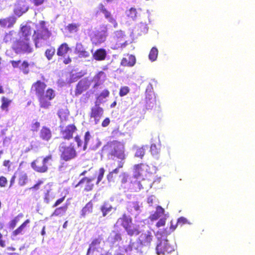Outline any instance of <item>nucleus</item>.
Wrapping results in <instances>:
<instances>
[{"label": "nucleus", "instance_id": "1", "mask_svg": "<svg viewBox=\"0 0 255 255\" xmlns=\"http://www.w3.org/2000/svg\"><path fill=\"white\" fill-rule=\"evenodd\" d=\"M47 85L41 80H37L31 86L30 90L35 93L38 98L39 106L45 109H48L51 106V100L55 97L54 90L50 88L46 90Z\"/></svg>", "mask_w": 255, "mask_h": 255}, {"label": "nucleus", "instance_id": "2", "mask_svg": "<svg viewBox=\"0 0 255 255\" xmlns=\"http://www.w3.org/2000/svg\"><path fill=\"white\" fill-rule=\"evenodd\" d=\"M154 239V236L150 231L142 232L136 240L137 245L134 242H130L126 251H131L133 250H138L139 248H149Z\"/></svg>", "mask_w": 255, "mask_h": 255}, {"label": "nucleus", "instance_id": "3", "mask_svg": "<svg viewBox=\"0 0 255 255\" xmlns=\"http://www.w3.org/2000/svg\"><path fill=\"white\" fill-rule=\"evenodd\" d=\"M36 28V29L34 31V41L35 46L38 47L49 39L51 33L45 26V22L44 20L40 21L39 25H37Z\"/></svg>", "mask_w": 255, "mask_h": 255}, {"label": "nucleus", "instance_id": "4", "mask_svg": "<svg viewBox=\"0 0 255 255\" xmlns=\"http://www.w3.org/2000/svg\"><path fill=\"white\" fill-rule=\"evenodd\" d=\"M11 50L16 54H29L33 51L31 41L26 38L15 39L11 46Z\"/></svg>", "mask_w": 255, "mask_h": 255}, {"label": "nucleus", "instance_id": "5", "mask_svg": "<svg viewBox=\"0 0 255 255\" xmlns=\"http://www.w3.org/2000/svg\"><path fill=\"white\" fill-rule=\"evenodd\" d=\"M60 158L62 161L67 162L75 158L77 156V152L75 144L70 142L68 145L65 142H62L59 146Z\"/></svg>", "mask_w": 255, "mask_h": 255}, {"label": "nucleus", "instance_id": "6", "mask_svg": "<svg viewBox=\"0 0 255 255\" xmlns=\"http://www.w3.org/2000/svg\"><path fill=\"white\" fill-rule=\"evenodd\" d=\"M109 154L124 161L126 159L125 145L123 143L116 140L111 142L109 144Z\"/></svg>", "mask_w": 255, "mask_h": 255}, {"label": "nucleus", "instance_id": "7", "mask_svg": "<svg viewBox=\"0 0 255 255\" xmlns=\"http://www.w3.org/2000/svg\"><path fill=\"white\" fill-rule=\"evenodd\" d=\"M119 177L120 178L121 186L131 192H137L143 188L140 181H138L136 180L132 182L130 180V182L127 184L128 182L129 175L127 172H122L119 176Z\"/></svg>", "mask_w": 255, "mask_h": 255}, {"label": "nucleus", "instance_id": "8", "mask_svg": "<svg viewBox=\"0 0 255 255\" xmlns=\"http://www.w3.org/2000/svg\"><path fill=\"white\" fill-rule=\"evenodd\" d=\"M52 160V155L51 154H49L44 157L42 161H40L39 160V158H37L31 163V166L36 172L39 173H45L48 170L47 164L48 161Z\"/></svg>", "mask_w": 255, "mask_h": 255}, {"label": "nucleus", "instance_id": "9", "mask_svg": "<svg viewBox=\"0 0 255 255\" xmlns=\"http://www.w3.org/2000/svg\"><path fill=\"white\" fill-rule=\"evenodd\" d=\"M101 31H96L91 36V41L93 44L98 45L105 42L106 40L108 31L107 26L103 25L101 26Z\"/></svg>", "mask_w": 255, "mask_h": 255}, {"label": "nucleus", "instance_id": "10", "mask_svg": "<svg viewBox=\"0 0 255 255\" xmlns=\"http://www.w3.org/2000/svg\"><path fill=\"white\" fill-rule=\"evenodd\" d=\"M60 134L61 137L65 140H70L73 137L74 133H75L78 129L76 125L74 124L68 125L66 127H60Z\"/></svg>", "mask_w": 255, "mask_h": 255}, {"label": "nucleus", "instance_id": "11", "mask_svg": "<svg viewBox=\"0 0 255 255\" xmlns=\"http://www.w3.org/2000/svg\"><path fill=\"white\" fill-rule=\"evenodd\" d=\"M173 247L169 245L166 239L161 240L156 246V253L158 255H166L173 251Z\"/></svg>", "mask_w": 255, "mask_h": 255}, {"label": "nucleus", "instance_id": "12", "mask_svg": "<svg viewBox=\"0 0 255 255\" xmlns=\"http://www.w3.org/2000/svg\"><path fill=\"white\" fill-rule=\"evenodd\" d=\"M94 178L84 177L82 178L74 187H80L85 192H89L93 190L94 184L92 183Z\"/></svg>", "mask_w": 255, "mask_h": 255}, {"label": "nucleus", "instance_id": "13", "mask_svg": "<svg viewBox=\"0 0 255 255\" xmlns=\"http://www.w3.org/2000/svg\"><path fill=\"white\" fill-rule=\"evenodd\" d=\"M99 12L103 13L105 17L108 20L109 22L113 24L115 28L117 27L118 23L116 20L114 18L111 12L108 10L102 3H100L98 7V10L96 13H98Z\"/></svg>", "mask_w": 255, "mask_h": 255}, {"label": "nucleus", "instance_id": "14", "mask_svg": "<svg viewBox=\"0 0 255 255\" xmlns=\"http://www.w3.org/2000/svg\"><path fill=\"white\" fill-rule=\"evenodd\" d=\"M103 114L104 109L100 106L99 104H96L94 107L91 108L89 116L91 119H94L95 123L97 124L99 123Z\"/></svg>", "mask_w": 255, "mask_h": 255}, {"label": "nucleus", "instance_id": "15", "mask_svg": "<svg viewBox=\"0 0 255 255\" xmlns=\"http://www.w3.org/2000/svg\"><path fill=\"white\" fill-rule=\"evenodd\" d=\"M10 63L13 68H18L24 74H27L29 72L30 64L26 60H11Z\"/></svg>", "mask_w": 255, "mask_h": 255}, {"label": "nucleus", "instance_id": "16", "mask_svg": "<svg viewBox=\"0 0 255 255\" xmlns=\"http://www.w3.org/2000/svg\"><path fill=\"white\" fill-rule=\"evenodd\" d=\"M132 221V219L129 215L124 213L121 217L118 219L115 226H121L125 229L131 223Z\"/></svg>", "mask_w": 255, "mask_h": 255}, {"label": "nucleus", "instance_id": "17", "mask_svg": "<svg viewBox=\"0 0 255 255\" xmlns=\"http://www.w3.org/2000/svg\"><path fill=\"white\" fill-rule=\"evenodd\" d=\"M135 57L132 54H127L122 59L121 65L124 67H132L135 65Z\"/></svg>", "mask_w": 255, "mask_h": 255}, {"label": "nucleus", "instance_id": "18", "mask_svg": "<svg viewBox=\"0 0 255 255\" xmlns=\"http://www.w3.org/2000/svg\"><path fill=\"white\" fill-rule=\"evenodd\" d=\"M89 87L88 80L86 79L81 80L77 84L75 91L76 96L81 94L84 91L87 90Z\"/></svg>", "mask_w": 255, "mask_h": 255}, {"label": "nucleus", "instance_id": "19", "mask_svg": "<svg viewBox=\"0 0 255 255\" xmlns=\"http://www.w3.org/2000/svg\"><path fill=\"white\" fill-rule=\"evenodd\" d=\"M106 73L101 71L98 72L93 77L92 81L94 82V88L97 87L102 84L106 80Z\"/></svg>", "mask_w": 255, "mask_h": 255}, {"label": "nucleus", "instance_id": "20", "mask_svg": "<svg viewBox=\"0 0 255 255\" xmlns=\"http://www.w3.org/2000/svg\"><path fill=\"white\" fill-rule=\"evenodd\" d=\"M39 136L42 140L48 141L52 138V131L49 128L43 126L40 130Z\"/></svg>", "mask_w": 255, "mask_h": 255}, {"label": "nucleus", "instance_id": "21", "mask_svg": "<svg viewBox=\"0 0 255 255\" xmlns=\"http://www.w3.org/2000/svg\"><path fill=\"white\" fill-rule=\"evenodd\" d=\"M145 103L147 108H152L156 104V97L152 92H146Z\"/></svg>", "mask_w": 255, "mask_h": 255}, {"label": "nucleus", "instance_id": "22", "mask_svg": "<svg viewBox=\"0 0 255 255\" xmlns=\"http://www.w3.org/2000/svg\"><path fill=\"white\" fill-rule=\"evenodd\" d=\"M75 53L80 58H87L89 57L90 53L86 51L81 43H77L75 48Z\"/></svg>", "mask_w": 255, "mask_h": 255}, {"label": "nucleus", "instance_id": "23", "mask_svg": "<svg viewBox=\"0 0 255 255\" xmlns=\"http://www.w3.org/2000/svg\"><path fill=\"white\" fill-rule=\"evenodd\" d=\"M125 230L127 235L130 237L136 236L140 233L139 225L133 224L132 221Z\"/></svg>", "mask_w": 255, "mask_h": 255}, {"label": "nucleus", "instance_id": "24", "mask_svg": "<svg viewBox=\"0 0 255 255\" xmlns=\"http://www.w3.org/2000/svg\"><path fill=\"white\" fill-rule=\"evenodd\" d=\"M16 18L14 16H10L4 18L0 19V25L2 27L10 28L13 26Z\"/></svg>", "mask_w": 255, "mask_h": 255}, {"label": "nucleus", "instance_id": "25", "mask_svg": "<svg viewBox=\"0 0 255 255\" xmlns=\"http://www.w3.org/2000/svg\"><path fill=\"white\" fill-rule=\"evenodd\" d=\"M107 51L104 48L97 49L93 54V59L96 61H103L105 60L107 56Z\"/></svg>", "mask_w": 255, "mask_h": 255}, {"label": "nucleus", "instance_id": "26", "mask_svg": "<svg viewBox=\"0 0 255 255\" xmlns=\"http://www.w3.org/2000/svg\"><path fill=\"white\" fill-rule=\"evenodd\" d=\"M17 33L14 30H10L4 35L3 42L6 44L12 43L16 38Z\"/></svg>", "mask_w": 255, "mask_h": 255}, {"label": "nucleus", "instance_id": "27", "mask_svg": "<svg viewBox=\"0 0 255 255\" xmlns=\"http://www.w3.org/2000/svg\"><path fill=\"white\" fill-rule=\"evenodd\" d=\"M164 209L161 206H157L155 211L149 216V219L151 221H156L164 215Z\"/></svg>", "mask_w": 255, "mask_h": 255}, {"label": "nucleus", "instance_id": "28", "mask_svg": "<svg viewBox=\"0 0 255 255\" xmlns=\"http://www.w3.org/2000/svg\"><path fill=\"white\" fill-rule=\"evenodd\" d=\"M21 36H20L21 38H26L30 41V36L31 34V28L30 26L25 25L20 27V29Z\"/></svg>", "mask_w": 255, "mask_h": 255}, {"label": "nucleus", "instance_id": "29", "mask_svg": "<svg viewBox=\"0 0 255 255\" xmlns=\"http://www.w3.org/2000/svg\"><path fill=\"white\" fill-rule=\"evenodd\" d=\"M70 50V48L66 43H62L58 47L57 55L59 56L64 57Z\"/></svg>", "mask_w": 255, "mask_h": 255}, {"label": "nucleus", "instance_id": "30", "mask_svg": "<svg viewBox=\"0 0 255 255\" xmlns=\"http://www.w3.org/2000/svg\"><path fill=\"white\" fill-rule=\"evenodd\" d=\"M44 202L46 204H49L54 198V197H52L50 195L52 189L48 184L44 186Z\"/></svg>", "mask_w": 255, "mask_h": 255}, {"label": "nucleus", "instance_id": "31", "mask_svg": "<svg viewBox=\"0 0 255 255\" xmlns=\"http://www.w3.org/2000/svg\"><path fill=\"white\" fill-rule=\"evenodd\" d=\"M145 166V165L142 163L134 165L133 166V177L135 178L140 177L143 171V167Z\"/></svg>", "mask_w": 255, "mask_h": 255}, {"label": "nucleus", "instance_id": "32", "mask_svg": "<svg viewBox=\"0 0 255 255\" xmlns=\"http://www.w3.org/2000/svg\"><path fill=\"white\" fill-rule=\"evenodd\" d=\"M1 105L0 109L2 111L7 112L8 107L12 103V100H10L5 96H2L0 98Z\"/></svg>", "mask_w": 255, "mask_h": 255}, {"label": "nucleus", "instance_id": "33", "mask_svg": "<svg viewBox=\"0 0 255 255\" xmlns=\"http://www.w3.org/2000/svg\"><path fill=\"white\" fill-rule=\"evenodd\" d=\"M102 241V238L100 236L98 237L97 238L93 239L89 245V247L87 251V255H88L91 250H95L97 247H98L101 244Z\"/></svg>", "mask_w": 255, "mask_h": 255}, {"label": "nucleus", "instance_id": "34", "mask_svg": "<svg viewBox=\"0 0 255 255\" xmlns=\"http://www.w3.org/2000/svg\"><path fill=\"white\" fill-rule=\"evenodd\" d=\"M67 209V204H66L61 207L56 208L52 213V216H62L66 212Z\"/></svg>", "mask_w": 255, "mask_h": 255}, {"label": "nucleus", "instance_id": "35", "mask_svg": "<svg viewBox=\"0 0 255 255\" xmlns=\"http://www.w3.org/2000/svg\"><path fill=\"white\" fill-rule=\"evenodd\" d=\"M93 204L92 201L89 202L86 204V205L83 208L81 211V215L83 217H85L87 214L91 213L93 211Z\"/></svg>", "mask_w": 255, "mask_h": 255}, {"label": "nucleus", "instance_id": "36", "mask_svg": "<svg viewBox=\"0 0 255 255\" xmlns=\"http://www.w3.org/2000/svg\"><path fill=\"white\" fill-rule=\"evenodd\" d=\"M101 211L103 217H105L113 209V206L109 203H104L101 207Z\"/></svg>", "mask_w": 255, "mask_h": 255}, {"label": "nucleus", "instance_id": "37", "mask_svg": "<svg viewBox=\"0 0 255 255\" xmlns=\"http://www.w3.org/2000/svg\"><path fill=\"white\" fill-rule=\"evenodd\" d=\"M158 54V51L157 49L155 47H152L148 55L149 60L152 62L155 61L157 58Z\"/></svg>", "mask_w": 255, "mask_h": 255}, {"label": "nucleus", "instance_id": "38", "mask_svg": "<svg viewBox=\"0 0 255 255\" xmlns=\"http://www.w3.org/2000/svg\"><path fill=\"white\" fill-rule=\"evenodd\" d=\"M55 53V49L53 47H51L47 49L45 52V55L46 58L48 60H50L52 59L53 56Z\"/></svg>", "mask_w": 255, "mask_h": 255}, {"label": "nucleus", "instance_id": "39", "mask_svg": "<svg viewBox=\"0 0 255 255\" xmlns=\"http://www.w3.org/2000/svg\"><path fill=\"white\" fill-rule=\"evenodd\" d=\"M27 181V175L26 173H21L18 177V183L20 186L26 184Z\"/></svg>", "mask_w": 255, "mask_h": 255}, {"label": "nucleus", "instance_id": "40", "mask_svg": "<svg viewBox=\"0 0 255 255\" xmlns=\"http://www.w3.org/2000/svg\"><path fill=\"white\" fill-rule=\"evenodd\" d=\"M126 14L129 18L133 20L137 17L136 9L134 8L131 7L126 11Z\"/></svg>", "mask_w": 255, "mask_h": 255}, {"label": "nucleus", "instance_id": "41", "mask_svg": "<svg viewBox=\"0 0 255 255\" xmlns=\"http://www.w3.org/2000/svg\"><path fill=\"white\" fill-rule=\"evenodd\" d=\"M145 154V149L143 146L138 147L136 149L135 156L139 157L140 158H142Z\"/></svg>", "mask_w": 255, "mask_h": 255}, {"label": "nucleus", "instance_id": "42", "mask_svg": "<svg viewBox=\"0 0 255 255\" xmlns=\"http://www.w3.org/2000/svg\"><path fill=\"white\" fill-rule=\"evenodd\" d=\"M117 178V175L111 172L107 175V179L110 183H115Z\"/></svg>", "mask_w": 255, "mask_h": 255}, {"label": "nucleus", "instance_id": "43", "mask_svg": "<svg viewBox=\"0 0 255 255\" xmlns=\"http://www.w3.org/2000/svg\"><path fill=\"white\" fill-rule=\"evenodd\" d=\"M79 24L77 23H70L67 26V29L70 32H76L78 30Z\"/></svg>", "mask_w": 255, "mask_h": 255}, {"label": "nucleus", "instance_id": "44", "mask_svg": "<svg viewBox=\"0 0 255 255\" xmlns=\"http://www.w3.org/2000/svg\"><path fill=\"white\" fill-rule=\"evenodd\" d=\"M129 92V88L128 86L122 87L119 91V95L124 97L127 95Z\"/></svg>", "mask_w": 255, "mask_h": 255}, {"label": "nucleus", "instance_id": "45", "mask_svg": "<svg viewBox=\"0 0 255 255\" xmlns=\"http://www.w3.org/2000/svg\"><path fill=\"white\" fill-rule=\"evenodd\" d=\"M124 164L125 161H119L118 162V167L110 172L117 175L119 173V169L122 168L124 167Z\"/></svg>", "mask_w": 255, "mask_h": 255}, {"label": "nucleus", "instance_id": "46", "mask_svg": "<svg viewBox=\"0 0 255 255\" xmlns=\"http://www.w3.org/2000/svg\"><path fill=\"white\" fill-rule=\"evenodd\" d=\"M105 172V170L103 167H101L99 169V175H98L97 182H96L97 184H98L100 183V182H101V181L102 180V179L104 177Z\"/></svg>", "mask_w": 255, "mask_h": 255}, {"label": "nucleus", "instance_id": "47", "mask_svg": "<svg viewBox=\"0 0 255 255\" xmlns=\"http://www.w3.org/2000/svg\"><path fill=\"white\" fill-rule=\"evenodd\" d=\"M150 151L151 153L153 155H156L159 152V149L157 147L156 145L155 144H151Z\"/></svg>", "mask_w": 255, "mask_h": 255}, {"label": "nucleus", "instance_id": "48", "mask_svg": "<svg viewBox=\"0 0 255 255\" xmlns=\"http://www.w3.org/2000/svg\"><path fill=\"white\" fill-rule=\"evenodd\" d=\"M40 126V123L39 122L36 121L31 124V130L33 132H36L38 130Z\"/></svg>", "mask_w": 255, "mask_h": 255}, {"label": "nucleus", "instance_id": "49", "mask_svg": "<svg viewBox=\"0 0 255 255\" xmlns=\"http://www.w3.org/2000/svg\"><path fill=\"white\" fill-rule=\"evenodd\" d=\"M189 222L187 219L183 217H181L178 219L177 224L180 226L183 225L189 224Z\"/></svg>", "mask_w": 255, "mask_h": 255}, {"label": "nucleus", "instance_id": "50", "mask_svg": "<svg viewBox=\"0 0 255 255\" xmlns=\"http://www.w3.org/2000/svg\"><path fill=\"white\" fill-rule=\"evenodd\" d=\"M109 95L110 92L107 89H105L100 94L98 98L103 99L109 97Z\"/></svg>", "mask_w": 255, "mask_h": 255}, {"label": "nucleus", "instance_id": "51", "mask_svg": "<svg viewBox=\"0 0 255 255\" xmlns=\"http://www.w3.org/2000/svg\"><path fill=\"white\" fill-rule=\"evenodd\" d=\"M166 221V218L163 217L160 218L159 221L156 224V227L157 228H159L161 227H163L165 225Z\"/></svg>", "mask_w": 255, "mask_h": 255}, {"label": "nucleus", "instance_id": "52", "mask_svg": "<svg viewBox=\"0 0 255 255\" xmlns=\"http://www.w3.org/2000/svg\"><path fill=\"white\" fill-rule=\"evenodd\" d=\"M91 138V135L89 131H87L85 132V135H84V146L86 147L90 140V139Z\"/></svg>", "mask_w": 255, "mask_h": 255}, {"label": "nucleus", "instance_id": "53", "mask_svg": "<svg viewBox=\"0 0 255 255\" xmlns=\"http://www.w3.org/2000/svg\"><path fill=\"white\" fill-rule=\"evenodd\" d=\"M23 230V229L19 226L12 232L11 235L12 236L16 237L19 234H21Z\"/></svg>", "mask_w": 255, "mask_h": 255}, {"label": "nucleus", "instance_id": "54", "mask_svg": "<svg viewBox=\"0 0 255 255\" xmlns=\"http://www.w3.org/2000/svg\"><path fill=\"white\" fill-rule=\"evenodd\" d=\"M7 183V180L6 177L1 176H0V187H4Z\"/></svg>", "mask_w": 255, "mask_h": 255}, {"label": "nucleus", "instance_id": "55", "mask_svg": "<svg viewBox=\"0 0 255 255\" xmlns=\"http://www.w3.org/2000/svg\"><path fill=\"white\" fill-rule=\"evenodd\" d=\"M18 222V219L17 217H15L13 219L10 221L9 222V227L11 229H13L16 225L17 222Z\"/></svg>", "mask_w": 255, "mask_h": 255}, {"label": "nucleus", "instance_id": "56", "mask_svg": "<svg viewBox=\"0 0 255 255\" xmlns=\"http://www.w3.org/2000/svg\"><path fill=\"white\" fill-rule=\"evenodd\" d=\"M65 199V196H64L59 199H57L55 202L54 203V204L52 205V207H56L58 206H59L60 204H61Z\"/></svg>", "mask_w": 255, "mask_h": 255}, {"label": "nucleus", "instance_id": "57", "mask_svg": "<svg viewBox=\"0 0 255 255\" xmlns=\"http://www.w3.org/2000/svg\"><path fill=\"white\" fill-rule=\"evenodd\" d=\"M43 181L38 180L36 184H35L33 186L30 187L29 190H38L39 188V186L43 183Z\"/></svg>", "mask_w": 255, "mask_h": 255}, {"label": "nucleus", "instance_id": "58", "mask_svg": "<svg viewBox=\"0 0 255 255\" xmlns=\"http://www.w3.org/2000/svg\"><path fill=\"white\" fill-rule=\"evenodd\" d=\"M122 240V238L121 234L119 233H115L113 238L114 242H120Z\"/></svg>", "mask_w": 255, "mask_h": 255}, {"label": "nucleus", "instance_id": "59", "mask_svg": "<svg viewBox=\"0 0 255 255\" xmlns=\"http://www.w3.org/2000/svg\"><path fill=\"white\" fill-rule=\"evenodd\" d=\"M74 140L77 142V146L78 147L82 146V141L81 139L80 136L79 135H77L75 136Z\"/></svg>", "mask_w": 255, "mask_h": 255}, {"label": "nucleus", "instance_id": "60", "mask_svg": "<svg viewBox=\"0 0 255 255\" xmlns=\"http://www.w3.org/2000/svg\"><path fill=\"white\" fill-rule=\"evenodd\" d=\"M178 225L177 224V223L175 224H173V221H171L170 222V227L169 231L167 233V234H169L171 232H173L176 228L177 226Z\"/></svg>", "mask_w": 255, "mask_h": 255}, {"label": "nucleus", "instance_id": "61", "mask_svg": "<svg viewBox=\"0 0 255 255\" xmlns=\"http://www.w3.org/2000/svg\"><path fill=\"white\" fill-rule=\"evenodd\" d=\"M110 123V120L109 118H106L102 123L103 127H107Z\"/></svg>", "mask_w": 255, "mask_h": 255}, {"label": "nucleus", "instance_id": "62", "mask_svg": "<svg viewBox=\"0 0 255 255\" xmlns=\"http://www.w3.org/2000/svg\"><path fill=\"white\" fill-rule=\"evenodd\" d=\"M3 235L0 233V247L4 248L6 246L5 241L3 240Z\"/></svg>", "mask_w": 255, "mask_h": 255}, {"label": "nucleus", "instance_id": "63", "mask_svg": "<svg viewBox=\"0 0 255 255\" xmlns=\"http://www.w3.org/2000/svg\"><path fill=\"white\" fill-rule=\"evenodd\" d=\"M132 208L135 210V211H138L140 209V206L138 202H135L132 203Z\"/></svg>", "mask_w": 255, "mask_h": 255}, {"label": "nucleus", "instance_id": "64", "mask_svg": "<svg viewBox=\"0 0 255 255\" xmlns=\"http://www.w3.org/2000/svg\"><path fill=\"white\" fill-rule=\"evenodd\" d=\"M10 163L9 160H5L3 161V165L9 168L10 166Z\"/></svg>", "mask_w": 255, "mask_h": 255}]
</instances>
